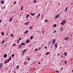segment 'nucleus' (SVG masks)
<instances>
[{"label":"nucleus","mask_w":73,"mask_h":73,"mask_svg":"<svg viewBox=\"0 0 73 73\" xmlns=\"http://www.w3.org/2000/svg\"><path fill=\"white\" fill-rule=\"evenodd\" d=\"M28 30H26L25 32H24V33H28Z\"/></svg>","instance_id":"6ab92c4d"},{"label":"nucleus","mask_w":73,"mask_h":73,"mask_svg":"<svg viewBox=\"0 0 73 73\" xmlns=\"http://www.w3.org/2000/svg\"><path fill=\"white\" fill-rule=\"evenodd\" d=\"M1 33L2 36H4V33L1 32Z\"/></svg>","instance_id":"5701e85b"},{"label":"nucleus","mask_w":73,"mask_h":73,"mask_svg":"<svg viewBox=\"0 0 73 73\" xmlns=\"http://www.w3.org/2000/svg\"><path fill=\"white\" fill-rule=\"evenodd\" d=\"M39 64H40V62H39Z\"/></svg>","instance_id":"774afa93"},{"label":"nucleus","mask_w":73,"mask_h":73,"mask_svg":"<svg viewBox=\"0 0 73 73\" xmlns=\"http://www.w3.org/2000/svg\"><path fill=\"white\" fill-rule=\"evenodd\" d=\"M68 7H67L66 9H65V10L64 11L65 12H66V11H67V10H68Z\"/></svg>","instance_id":"ddd939ff"},{"label":"nucleus","mask_w":73,"mask_h":73,"mask_svg":"<svg viewBox=\"0 0 73 73\" xmlns=\"http://www.w3.org/2000/svg\"><path fill=\"white\" fill-rule=\"evenodd\" d=\"M56 73H59V71H58V70H57L56 71Z\"/></svg>","instance_id":"cd10ccee"},{"label":"nucleus","mask_w":73,"mask_h":73,"mask_svg":"<svg viewBox=\"0 0 73 73\" xmlns=\"http://www.w3.org/2000/svg\"><path fill=\"white\" fill-rule=\"evenodd\" d=\"M16 43H14L13 44V46H16Z\"/></svg>","instance_id":"a878e982"},{"label":"nucleus","mask_w":73,"mask_h":73,"mask_svg":"<svg viewBox=\"0 0 73 73\" xmlns=\"http://www.w3.org/2000/svg\"><path fill=\"white\" fill-rule=\"evenodd\" d=\"M27 17H28L29 16V15L28 14L27 15Z\"/></svg>","instance_id":"de8ad7c7"},{"label":"nucleus","mask_w":73,"mask_h":73,"mask_svg":"<svg viewBox=\"0 0 73 73\" xmlns=\"http://www.w3.org/2000/svg\"><path fill=\"white\" fill-rule=\"evenodd\" d=\"M12 20V18H10V20L9 21V22H11V21Z\"/></svg>","instance_id":"dca6fc26"},{"label":"nucleus","mask_w":73,"mask_h":73,"mask_svg":"<svg viewBox=\"0 0 73 73\" xmlns=\"http://www.w3.org/2000/svg\"><path fill=\"white\" fill-rule=\"evenodd\" d=\"M45 22H48V20H47V19H46L45 20Z\"/></svg>","instance_id":"7c9ffc66"},{"label":"nucleus","mask_w":73,"mask_h":73,"mask_svg":"<svg viewBox=\"0 0 73 73\" xmlns=\"http://www.w3.org/2000/svg\"><path fill=\"white\" fill-rule=\"evenodd\" d=\"M17 43H18V44H19V40H18Z\"/></svg>","instance_id":"79ce46f5"},{"label":"nucleus","mask_w":73,"mask_h":73,"mask_svg":"<svg viewBox=\"0 0 73 73\" xmlns=\"http://www.w3.org/2000/svg\"><path fill=\"white\" fill-rule=\"evenodd\" d=\"M62 58H63V56H62Z\"/></svg>","instance_id":"69168bd1"},{"label":"nucleus","mask_w":73,"mask_h":73,"mask_svg":"<svg viewBox=\"0 0 73 73\" xmlns=\"http://www.w3.org/2000/svg\"><path fill=\"white\" fill-rule=\"evenodd\" d=\"M63 69V68H61V69L60 70H62V69Z\"/></svg>","instance_id":"c03bdc74"},{"label":"nucleus","mask_w":73,"mask_h":73,"mask_svg":"<svg viewBox=\"0 0 73 73\" xmlns=\"http://www.w3.org/2000/svg\"><path fill=\"white\" fill-rule=\"evenodd\" d=\"M29 22H27L25 23V25H27V24H29Z\"/></svg>","instance_id":"9d476101"},{"label":"nucleus","mask_w":73,"mask_h":73,"mask_svg":"<svg viewBox=\"0 0 73 73\" xmlns=\"http://www.w3.org/2000/svg\"><path fill=\"white\" fill-rule=\"evenodd\" d=\"M40 49H41V48L40 47H39L38 50H40Z\"/></svg>","instance_id":"72a5a7b5"},{"label":"nucleus","mask_w":73,"mask_h":73,"mask_svg":"<svg viewBox=\"0 0 73 73\" xmlns=\"http://www.w3.org/2000/svg\"><path fill=\"white\" fill-rule=\"evenodd\" d=\"M50 42H51V41H50L49 42V44H50Z\"/></svg>","instance_id":"6e6d98bb"},{"label":"nucleus","mask_w":73,"mask_h":73,"mask_svg":"<svg viewBox=\"0 0 73 73\" xmlns=\"http://www.w3.org/2000/svg\"><path fill=\"white\" fill-rule=\"evenodd\" d=\"M29 42H30L29 40H26V43H29Z\"/></svg>","instance_id":"4468645a"},{"label":"nucleus","mask_w":73,"mask_h":73,"mask_svg":"<svg viewBox=\"0 0 73 73\" xmlns=\"http://www.w3.org/2000/svg\"><path fill=\"white\" fill-rule=\"evenodd\" d=\"M23 7H24V6H21V8H23Z\"/></svg>","instance_id":"8fccbe9b"},{"label":"nucleus","mask_w":73,"mask_h":73,"mask_svg":"<svg viewBox=\"0 0 73 73\" xmlns=\"http://www.w3.org/2000/svg\"><path fill=\"white\" fill-rule=\"evenodd\" d=\"M16 1L14 2V3L15 4H16Z\"/></svg>","instance_id":"473e14b6"},{"label":"nucleus","mask_w":73,"mask_h":73,"mask_svg":"<svg viewBox=\"0 0 73 73\" xmlns=\"http://www.w3.org/2000/svg\"><path fill=\"white\" fill-rule=\"evenodd\" d=\"M5 45H6V46H7V43H6Z\"/></svg>","instance_id":"4d7b16f0"},{"label":"nucleus","mask_w":73,"mask_h":73,"mask_svg":"<svg viewBox=\"0 0 73 73\" xmlns=\"http://www.w3.org/2000/svg\"><path fill=\"white\" fill-rule=\"evenodd\" d=\"M8 68H7L6 69V70H8Z\"/></svg>","instance_id":"e2e57ef3"},{"label":"nucleus","mask_w":73,"mask_h":73,"mask_svg":"<svg viewBox=\"0 0 73 73\" xmlns=\"http://www.w3.org/2000/svg\"><path fill=\"white\" fill-rule=\"evenodd\" d=\"M63 29H62V28H61V29L60 30V31H62Z\"/></svg>","instance_id":"c756f323"},{"label":"nucleus","mask_w":73,"mask_h":73,"mask_svg":"<svg viewBox=\"0 0 73 73\" xmlns=\"http://www.w3.org/2000/svg\"><path fill=\"white\" fill-rule=\"evenodd\" d=\"M36 17V18H38V16H37Z\"/></svg>","instance_id":"13d9d810"},{"label":"nucleus","mask_w":73,"mask_h":73,"mask_svg":"<svg viewBox=\"0 0 73 73\" xmlns=\"http://www.w3.org/2000/svg\"><path fill=\"white\" fill-rule=\"evenodd\" d=\"M19 65H17L16 67V68H17L19 69Z\"/></svg>","instance_id":"c85d7f7f"},{"label":"nucleus","mask_w":73,"mask_h":73,"mask_svg":"<svg viewBox=\"0 0 73 73\" xmlns=\"http://www.w3.org/2000/svg\"><path fill=\"white\" fill-rule=\"evenodd\" d=\"M35 51H36V52H37V51L38 50V49H37V48H35Z\"/></svg>","instance_id":"bb28decb"},{"label":"nucleus","mask_w":73,"mask_h":73,"mask_svg":"<svg viewBox=\"0 0 73 73\" xmlns=\"http://www.w3.org/2000/svg\"><path fill=\"white\" fill-rule=\"evenodd\" d=\"M59 16H60V15L59 14H58L56 15L55 17V19H56L57 18H58Z\"/></svg>","instance_id":"f03ea898"},{"label":"nucleus","mask_w":73,"mask_h":73,"mask_svg":"<svg viewBox=\"0 0 73 73\" xmlns=\"http://www.w3.org/2000/svg\"><path fill=\"white\" fill-rule=\"evenodd\" d=\"M30 14L31 15V16H34L35 15V13H33L32 14V13H30Z\"/></svg>","instance_id":"0eeeda50"},{"label":"nucleus","mask_w":73,"mask_h":73,"mask_svg":"<svg viewBox=\"0 0 73 73\" xmlns=\"http://www.w3.org/2000/svg\"><path fill=\"white\" fill-rule=\"evenodd\" d=\"M60 53H58V56H59V55H60Z\"/></svg>","instance_id":"0e129e2a"},{"label":"nucleus","mask_w":73,"mask_h":73,"mask_svg":"<svg viewBox=\"0 0 73 73\" xmlns=\"http://www.w3.org/2000/svg\"><path fill=\"white\" fill-rule=\"evenodd\" d=\"M21 40V37L19 38V40Z\"/></svg>","instance_id":"e433bc0d"},{"label":"nucleus","mask_w":73,"mask_h":73,"mask_svg":"<svg viewBox=\"0 0 73 73\" xmlns=\"http://www.w3.org/2000/svg\"><path fill=\"white\" fill-rule=\"evenodd\" d=\"M49 52H47L46 53V56L47 55H48V54H49Z\"/></svg>","instance_id":"a211bd4d"},{"label":"nucleus","mask_w":73,"mask_h":73,"mask_svg":"<svg viewBox=\"0 0 73 73\" xmlns=\"http://www.w3.org/2000/svg\"><path fill=\"white\" fill-rule=\"evenodd\" d=\"M23 9V8H21V11H22Z\"/></svg>","instance_id":"09e8293b"},{"label":"nucleus","mask_w":73,"mask_h":73,"mask_svg":"<svg viewBox=\"0 0 73 73\" xmlns=\"http://www.w3.org/2000/svg\"><path fill=\"white\" fill-rule=\"evenodd\" d=\"M36 1H37L36 0H35L33 1V3H36Z\"/></svg>","instance_id":"412c9836"},{"label":"nucleus","mask_w":73,"mask_h":73,"mask_svg":"<svg viewBox=\"0 0 73 73\" xmlns=\"http://www.w3.org/2000/svg\"><path fill=\"white\" fill-rule=\"evenodd\" d=\"M5 64H7V61H5Z\"/></svg>","instance_id":"37998d69"},{"label":"nucleus","mask_w":73,"mask_h":73,"mask_svg":"<svg viewBox=\"0 0 73 73\" xmlns=\"http://www.w3.org/2000/svg\"><path fill=\"white\" fill-rule=\"evenodd\" d=\"M25 45V43L23 42V43H22L21 44V45Z\"/></svg>","instance_id":"9b49d317"},{"label":"nucleus","mask_w":73,"mask_h":73,"mask_svg":"<svg viewBox=\"0 0 73 73\" xmlns=\"http://www.w3.org/2000/svg\"><path fill=\"white\" fill-rule=\"evenodd\" d=\"M64 54L66 56H67V55H68V54H67V52H64Z\"/></svg>","instance_id":"423d86ee"},{"label":"nucleus","mask_w":73,"mask_h":73,"mask_svg":"<svg viewBox=\"0 0 73 73\" xmlns=\"http://www.w3.org/2000/svg\"><path fill=\"white\" fill-rule=\"evenodd\" d=\"M3 43H3L2 42L1 43V44H3Z\"/></svg>","instance_id":"3c124183"},{"label":"nucleus","mask_w":73,"mask_h":73,"mask_svg":"<svg viewBox=\"0 0 73 73\" xmlns=\"http://www.w3.org/2000/svg\"><path fill=\"white\" fill-rule=\"evenodd\" d=\"M26 19H27L28 18V17L27 16H26Z\"/></svg>","instance_id":"052dcab7"},{"label":"nucleus","mask_w":73,"mask_h":73,"mask_svg":"<svg viewBox=\"0 0 73 73\" xmlns=\"http://www.w3.org/2000/svg\"><path fill=\"white\" fill-rule=\"evenodd\" d=\"M56 42V40L55 39H53V40L52 44H54L55 42Z\"/></svg>","instance_id":"20e7f679"},{"label":"nucleus","mask_w":73,"mask_h":73,"mask_svg":"<svg viewBox=\"0 0 73 73\" xmlns=\"http://www.w3.org/2000/svg\"><path fill=\"white\" fill-rule=\"evenodd\" d=\"M69 39V37L68 36H66V37L64 39V40H67V41H68V39Z\"/></svg>","instance_id":"7ed1b4c3"},{"label":"nucleus","mask_w":73,"mask_h":73,"mask_svg":"<svg viewBox=\"0 0 73 73\" xmlns=\"http://www.w3.org/2000/svg\"><path fill=\"white\" fill-rule=\"evenodd\" d=\"M29 29H31V30H32V26H30L29 27Z\"/></svg>","instance_id":"f8f14e48"},{"label":"nucleus","mask_w":73,"mask_h":73,"mask_svg":"<svg viewBox=\"0 0 73 73\" xmlns=\"http://www.w3.org/2000/svg\"><path fill=\"white\" fill-rule=\"evenodd\" d=\"M62 22L63 23H65V21H62Z\"/></svg>","instance_id":"f704fd0d"},{"label":"nucleus","mask_w":73,"mask_h":73,"mask_svg":"<svg viewBox=\"0 0 73 73\" xmlns=\"http://www.w3.org/2000/svg\"><path fill=\"white\" fill-rule=\"evenodd\" d=\"M27 50L26 49H25L23 51V52H27Z\"/></svg>","instance_id":"2eb2a0df"},{"label":"nucleus","mask_w":73,"mask_h":73,"mask_svg":"<svg viewBox=\"0 0 73 73\" xmlns=\"http://www.w3.org/2000/svg\"><path fill=\"white\" fill-rule=\"evenodd\" d=\"M55 46L56 48H57V44L56 43L55 44Z\"/></svg>","instance_id":"1a4fd4ad"},{"label":"nucleus","mask_w":73,"mask_h":73,"mask_svg":"<svg viewBox=\"0 0 73 73\" xmlns=\"http://www.w3.org/2000/svg\"><path fill=\"white\" fill-rule=\"evenodd\" d=\"M64 63L65 64H66V61H64Z\"/></svg>","instance_id":"2f4dec72"},{"label":"nucleus","mask_w":73,"mask_h":73,"mask_svg":"<svg viewBox=\"0 0 73 73\" xmlns=\"http://www.w3.org/2000/svg\"><path fill=\"white\" fill-rule=\"evenodd\" d=\"M21 48V46L20 45H19V49H20Z\"/></svg>","instance_id":"c9c22d12"},{"label":"nucleus","mask_w":73,"mask_h":73,"mask_svg":"<svg viewBox=\"0 0 73 73\" xmlns=\"http://www.w3.org/2000/svg\"><path fill=\"white\" fill-rule=\"evenodd\" d=\"M1 4H4V1H1Z\"/></svg>","instance_id":"f3484780"},{"label":"nucleus","mask_w":73,"mask_h":73,"mask_svg":"<svg viewBox=\"0 0 73 73\" xmlns=\"http://www.w3.org/2000/svg\"><path fill=\"white\" fill-rule=\"evenodd\" d=\"M4 66L3 65V63H0V69H1L3 68Z\"/></svg>","instance_id":"f257e3e1"},{"label":"nucleus","mask_w":73,"mask_h":73,"mask_svg":"<svg viewBox=\"0 0 73 73\" xmlns=\"http://www.w3.org/2000/svg\"><path fill=\"white\" fill-rule=\"evenodd\" d=\"M56 25H56V24H55L53 25V27H56Z\"/></svg>","instance_id":"4be33fe9"},{"label":"nucleus","mask_w":73,"mask_h":73,"mask_svg":"<svg viewBox=\"0 0 73 73\" xmlns=\"http://www.w3.org/2000/svg\"><path fill=\"white\" fill-rule=\"evenodd\" d=\"M44 31H43V32H42L43 34H44Z\"/></svg>","instance_id":"a18cd8bd"},{"label":"nucleus","mask_w":73,"mask_h":73,"mask_svg":"<svg viewBox=\"0 0 73 73\" xmlns=\"http://www.w3.org/2000/svg\"><path fill=\"white\" fill-rule=\"evenodd\" d=\"M11 57H10L9 58V59L7 60V61L9 62V61H11Z\"/></svg>","instance_id":"6e6552de"},{"label":"nucleus","mask_w":73,"mask_h":73,"mask_svg":"<svg viewBox=\"0 0 73 73\" xmlns=\"http://www.w3.org/2000/svg\"><path fill=\"white\" fill-rule=\"evenodd\" d=\"M56 32V31H54L53 32V33H55Z\"/></svg>","instance_id":"bf43d9fd"},{"label":"nucleus","mask_w":73,"mask_h":73,"mask_svg":"<svg viewBox=\"0 0 73 73\" xmlns=\"http://www.w3.org/2000/svg\"><path fill=\"white\" fill-rule=\"evenodd\" d=\"M12 57H14V56H15V55H14V54H12Z\"/></svg>","instance_id":"58836bf2"},{"label":"nucleus","mask_w":73,"mask_h":73,"mask_svg":"<svg viewBox=\"0 0 73 73\" xmlns=\"http://www.w3.org/2000/svg\"><path fill=\"white\" fill-rule=\"evenodd\" d=\"M61 24H62V25H64L63 23H61Z\"/></svg>","instance_id":"a19ab883"},{"label":"nucleus","mask_w":73,"mask_h":73,"mask_svg":"<svg viewBox=\"0 0 73 73\" xmlns=\"http://www.w3.org/2000/svg\"><path fill=\"white\" fill-rule=\"evenodd\" d=\"M1 21H2L1 20H0V23H1Z\"/></svg>","instance_id":"680f3d73"},{"label":"nucleus","mask_w":73,"mask_h":73,"mask_svg":"<svg viewBox=\"0 0 73 73\" xmlns=\"http://www.w3.org/2000/svg\"><path fill=\"white\" fill-rule=\"evenodd\" d=\"M40 16V14H39L38 15V16Z\"/></svg>","instance_id":"5fc2aeb1"},{"label":"nucleus","mask_w":73,"mask_h":73,"mask_svg":"<svg viewBox=\"0 0 73 73\" xmlns=\"http://www.w3.org/2000/svg\"><path fill=\"white\" fill-rule=\"evenodd\" d=\"M28 60H30V58H28Z\"/></svg>","instance_id":"603ef678"},{"label":"nucleus","mask_w":73,"mask_h":73,"mask_svg":"<svg viewBox=\"0 0 73 73\" xmlns=\"http://www.w3.org/2000/svg\"><path fill=\"white\" fill-rule=\"evenodd\" d=\"M24 64H25V65H27V64H28V63H27V62H24Z\"/></svg>","instance_id":"aec40b11"},{"label":"nucleus","mask_w":73,"mask_h":73,"mask_svg":"<svg viewBox=\"0 0 73 73\" xmlns=\"http://www.w3.org/2000/svg\"><path fill=\"white\" fill-rule=\"evenodd\" d=\"M3 57H4L5 58L7 57V54H5L3 55Z\"/></svg>","instance_id":"39448f33"},{"label":"nucleus","mask_w":73,"mask_h":73,"mask_svg":"<svg viewBox=\"0 0 73 73\" xmlns=\"http://www.w3.org/2000/svg\"><path fill=\"white\" fill-rule=\"evenodd\" d=\"M24 53H25V52L24 51H23V55L24 54Z\"/></svg>","instance_id":"4c0bfd02"},{"label":"nucleus","mask_w":73,"mask_h":73,"mask_svg":"<svg viewBox=\"0 0 73 73\" xmlns=\"http://www.w3.org/2000/svg\"><path fill=\"white\" fill-rule=\"evenodd\" d=\"M33 38V36H31L30 38H31V39H32V38Z\"/></svg>","instance_id":"b1692460"},{"label":"nucleus","mask_w":73,"mask_h":73,"mask_svg":"<svg viewBox=\"0 0 73 73\" xmlns=\"http://www.w3.org/2000/svg\"><path fill=\"white\" fill-rule=\"evenodd\" d=\"M10 36H11V37H13V34H11L10 35Z\"/></svg>","instance_id":"393cba45"},{"label":"nucleus","mask_w":73,"mask_h":73,"mask_svg":"<svg viewBox=\"0 0 73 73\" xmlns=\"http://www.w3.org/2000/svg\"><path fill=\"white\" fill-rule=\"evenodd\" d=\"M2 42H3V43H4V42H4V40H3V41H2Z\"/></svg>","instance_id":"49530a36"},{"label":"nucleus","mask_w":73,"mask_h":73,"mask_svg":"<svg viewBox=\"0 0 73 73\" xmlns=\"http://www.w3.org/2000/svg\"><path fill=\"white\" fill-rule=\"evenodd\" d=\"M58 5H60V3H59L58 4Z\"/></svg>","instance_id":"864d4df0"},{"label":"nucleus","mask_w":73,"mask_h":73,"mask_svg":"<svg viewBox=\"0 0 73 73\" xmlns=\"http://www.w3.org/2000/svg\"><path fill=\"white\" fill-rule=\"evenodd\" d=\"M44 48H45V49H46V48H47V47H46V46H45Z\"/></svg>","instance_id":"ea45409f"},{"label":"nucleus","mask_w":73,"mask_h":73,"mask_svg":"<svg viewBox=\"0 0 73 73\" xmlns=\"http://www.w3.org/2000/svg\"><path fill=\"white\" fill-rule=\"evenodd\" d=\"M6 35H7V36H8V33H7V34H6Z\"/></svg>","instance_id":"338daca9"}]
</instances>
